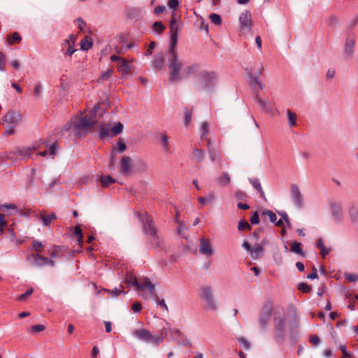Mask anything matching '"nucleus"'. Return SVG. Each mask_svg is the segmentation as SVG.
Here are the masks:
<instances>
[{
    "label": "nucleus",
    "mask_w": 358,
    "mask_h": 358,
    "mask_svg": "<svg viewBox=\"0 0 358 358\" xmlns=\"http://www.w3.org/2000/svg\"><path fill=\"white\" fill-rule=\"evenodd\" d=\"M143 222V230L145 234L150 235V242L157 248H164V241L157 234V229L154 224L152 218L148 214H138Z\"/></svg>",
    "instance_id": "f257e3e1"
},
{
    "label": "nucleus",
    "mask_w": 358,
    "mask_h": 358,
    "mask_svg": "<svg viewBox=\"0 0 358 358\" xmlns=\"http://www.w3.org/2000/svg\"><path fill=\"white\" fill-rule=\"evenodd\" d=\"M169 68L170 70L169 81L175 82L181 80V72L184 68L182 61L179 59L175 48H169Z\"/></svg>",
    "instance_id": "f03ea898"
},
{
    "label": "nucleus",
    "mask_w": 358,
    "mask_h": 358,
    "mask_svg": "<svg viewBox=\"0 0 358 358\" xmlns=\"http://www.w3.org/2000/svg\"><path fill=\"white\" fill-rule=\"evenodd\" d=\"M35 149V147H17L8 152L6 155V159L10 160L13 162L21 160H27L31 156L33 150Z\"/></svg>",
    "instance_id": "7ed1b4c3"
},
{
    "label": "nucleus",
    "mask_w": 358,
    "mask_h": 358,
    "mask_svg": "<svg viewBox=\"0 0 358 358\" xmlns=\"http://www.w3.org/2000/svg\"><path fill=\"white\" fill-rule=\"evenodd\" d=\"M133 336L138 340L149 343H155L158 345L164 341L163 335L153 336L148 330L145 329H138L133 331Z\"/></svg>",
    "instance_id": "20e7f679"
},
{
    "label": "nucleus",
    "mask_w": 358,
    "mask_h": 358,
    "mask_svg": "<svg viewBox=\"0 0 358 358\" xmlns=\"http://www.w3.org/2000/svg\"><path fill=\"white\" fill-rule=\"evenodd\" d=\"M94 124V121L87 117L76 118L73 120V131L78 136H83L88 133L91 127Z\"/></svg>",
    "instance_id": "39448f33"
},
{
    "label": "nucleus",
    "mask_w": 358,
    "mask_h": 358,
    "mask_svg": "<svg viewBox=\"0 0 358 358\" xmlns=\"http://www.w3.org/2000/svg\"><path fill=\"white\" fill-rule=\"evenodd\" d=\"M201 299L205 302L208 310L213 311L218 310V305L215 300L211 286L206 285L201 288Z\"/></svg>",
    "instance_id": "423d86ee"
},
{
    "label": "nucleus",
    "mask_w": 358,
    "mask_h": 358,
    "mask_svg": "<svg viewBox=\"0 0 358 358\" xmlns=\"http://www.w3.org/2000/svg\"><path fill=\"white\" fill-rule=\"evenodd\" d=\"M198 76L206 88H212L217 84V75L215 71H202Z\"/></svg>",
    "instance_id": "0eeeda50"
},
{
    "label": "nucleus",
    "mask_w": 358,
    "mask_h": 358,
    "mask_svg": "<svg viewBox=\"0 0 358 358\" xmlns=\"http://www.w3.org/2000/svg\"><path fill=\"white\" fill-rule=\"evenodd\" d=\"M273 334L280 342H283L285 336V318L284 316L274 318Z\"/></svg>",
    "instance_id": "6e6552de"
},
{
    "label": "nucleus",
    "mask_w": 358,
    "mask_h": 358,
    "mask_svg": "<svg viewBox=\"0 0 358 358\" xmlns=\"http://www.w3.org/2000/svg\"><path fill=\"white\" fill-rule=\"evenodd\" d=\"M272 310L273 305L271 302L265 303L263 306L259 317V325L262 330H265L267 328Z\"/></svg>",
    "instance_id": "1a4fd4ad"
},
{
    "label": "nucleus",
    "mask_w": 358,
    "mask_h": 358,
    "mask_svg": "<svg viewBox=\"0 0 358 358\" xmlns=\"http://www.w3.org/2000/svg\"><path fill=\"white\" fill-rule=\"evenodd\" d=\"M238 21L241 25V30L250 33L252 26V22L251 18V13L249 10H245L241 13Z\"/></svg>",
    "instance_id": "9d476101"
},
{
    "label": "nucleus",
    "mask_w": 358,
    "mask_h": 358,
    "mask_svg": "<svg viewBox=\"0 0 358 358\" xmlns=\"http://www.w3.org/2000/svg\"><path fill=\"white\" fill-rule=\"evenodd\" d=\"M329 205L331 210L332 216L335 222L339 223L343 222V213L341 203L338 201L331 200L329 201Z\"/></svg>",
    "instance_id": "9b49d317"
},
{
    "label": "nucleus",
    "mask_w": 358,
    "mask_h": 358,
    "mask_svg": "<svg viewBox=\"0 0 358 358\" xmlns=\"http://www.w3.org/2000/svg\"><path fill=\"white\" fill-rule=\"evenodd\" d=\"M291 197L294 205L297 208H301L303 205V197L298 186L295 184L291 185Z\"/></svg>",
    "instance_id": "f8f14e48"
},
{
    "label": "nucleus",
    "mask_w": 358,
    "mask_h": 358,
    "mask_svg": "<svg viewBox=\"0 0 358 358\" xmlns=\"http://www.w3.org/2000/svg\"><path fill=\"white\" fill-rule=\"evenodd\" d=\"M253 99L264 112L272 113L273 104L271 101H270L268 99L262 98L259 94V92H255L253 93Z\"/></svg>",
    "instance_id": "ddd939ff"
},
{
    "label": "nucleus",
    "mask_w": 358,
    "mask_h": 358,
    "mask_svg": "<svg viewBox=\"0 0 358 358\" xmlns=\"http://www.w3.org/2000/svg\"><path fill=\"white\" fill-rule=\"evenodd\" d=\"M22 120V115L16 110H9L3 117V121L7 124H16Z\"/></svg>",
    "instance_id": "4468645a"
},
{
    "label": "nucleus",
    "mask_w": 358,
    "mask_h": 358,
    "mask_svg": "<svg viewBox=\"0 0 358 358\" xmlns=\"http://www.w3.org/2000/svg\"><path fill=\"white\" fill-rule=\"evenodd\" d=\"M199 253L207 257H211L214 254L215 251L210 241L203 237L199 239Z\"/></svg>",
    "instance_id": "2eb2a0df"
},
{
    "label": "nucleus",
    "mask_w": 358,
    "mask_h": 358,
    "mask_svg": "<svg viewBox=\"0 0 358 358\" xmlns=\"http://www.w3.org/2000/svg\"><path fill=\"white\" fill-rule=\"evenodd\" d=\"M245 71L250 78V85L254 92H258L259 90H262L264 87V85L259 81L258 76L253 75L252 70L246 69Z\"/></svg>",
    "instance_id": "dca6fc26"
},
{
    "label": "nucleus",
    "mask_w": 358,
    "mask_h": 358,
    "mask_svg": "<svg viewBox=\"0 0 358 358\" xmlns=\"http://www.w3.org/2000/svg\"><path fill=\"white\" fill-rule=\"evenodd\" d=\"M33 259L32 265L35 267H42L47 265L48 257L41 255L39 252L33 253L28 257Z\"/></svg>",
    "instance_id": "f3484780"
},
{
    "label": "nucleus",
    "mask_w": 358,
    "mask_h": 358,
    "mask_svg": "<svg viewBox=\"0 0 358 358\" xmlns=\"http://www.w3.org/2000/svg\"><path fill=\"white\" fill-rule=\"evenodd\" d=\"M168 334H169V336H171V338L173 340L177 339L181 335V332L180 330H178V329H176V328H171L169 323H167V325L166 327L161 329V332H160L159 335L162 334L164 336V335H166Z\"/></svg>",
    "instance_id": "a211bd4d"
},
{
    "label": "nucleus",
    "mask_w": 358,
    "mask_h": 358,
    "mask_svg": "<svg viewBox=\"0 0 358 358\" xmlns=\"http://www.w3.org/2000/svg\"><path fill=\"white\" fill-rule=\"evenodd\" d=\"M169 27H170V33H171V37H170L171 43H170L169 48H171L172 50L173 48H175L176 45L178 43V27L177 24H176V25L169 24Z\"/></svg>",
    "instance_id": "6ab92c4d"
},
{
    "label": "nucleus",
    "mask_w": 358,
    "mask_h": 358,
    "mask_svg": "<svg viewBox=\"0 0 358 358\" xmlns=\"http://www.w3.org/2000/svg\"><path fill=\"white\" fill-rule=\"evenodd\" d=\"M121 172L127 175L131 170V158L128 156H123L120 161Z\"/></svg>",
    "instance_id": "aec40b11"
},
{
    "label": "nucleus",
    "mask_w": 358,
    "mask_h": 358,
    "mask_svg": "<svg viewBox=\"0 0 358 358\" xmlns=\"http://www.w3.org/2000/svg\"><path fill=\"white\" fill-rule=\"evenodd\" d=\"M199 67V64H192L187 66H184L181 72V80L187 78L190 75L194 73Z\"/></svg>",
    "instance_id": "412c9836"
},
{
    "label": "nucleus",
    "mask_w": 358,
    "mask_h": 358,
    "mask_svg": "<svg viewBox=\"0 0 358 358\" xmlns=\"http://www.w3.org/2000/svg\"><path fill=\"white\" fill-rule=\"evenodd\" d=\"M355 39L354 36H348L345 41V52L348 57H350L354 53V47Z\"/></svg>",
    "instance_id": "4be33fe9"
},
{
    "label": "nucleus",
    "mask_w": 358,
    "mask_h": 358,
    "mask_svg": "<svg viewBox=\"0 0 358 358\" xmlns=\"http://www.w3.org/2000/svg\"><path fill=\"white\" fill-rule=\"evenodd\" d=\"M249 181L252 187L256 189L258 192L260 194V196L263 199L264 201H266V198L264 194V192L262 187L260 181L257 178H249Z\"/></svg>",
    "instance_id": "5701e85b"
},
{
    "label": "nucleus",
    "mask_w": 358,
    "mask_h": 358,
    "mask_svg": "<svg viewBox=\"0 0 358 358\" xmlns=\"http://www.w3.org/2000/svg\"><path fill=\"white\" fill-rule=\"evenodd\" d=\"M164 59L162 53L156 55L152 62V66L155 69H162L164 67Z\"/></svg>",
    "instance_id": "b1692460"
},
{
    "label": "nucleus",
    "mask_w": 358,
    "mask_h": 358,
    "mask_svg": "<svg viewBox=\"0 0 358 358\" xmlns=\"http://www.w3.org/2000/svg\"><path fill=\"white\" fill-rule=\"evenodd\" d=\"M69 41H71V45L63 51L65 56H71L76 51L74 48L76 37L73 34L69 35Z\"/></svg>",
    "instance_id": "393cba45"
},
{
    "label": "nucleus",
    "mask_w": 358,
    "mask_h": 358,
    "mask_svg": "<svg viewBox=\"0 0 358 358\" xmlns=\"http://www.w3.org/2000/svg\"><path fill=\"white\" fill-rule=\"evenodd\" d=\"M263 246L259 244H256L254 247L251 248L250 255L253 259H258L263 254Z\"/></svg>",
    "instance_id": "a878e982"
},
{
    "label": "nucleus",
    "mask_w": 358,
    "mask_h": 358,
    "mask_svg": "<svg viewBox=\"0 0 358 358\" xmlns=\"http://www.w3.org/2000/svg\"><path fill=\"white\" fill-rule=\"evenodd\" d=\"M93 45L92 38L89 36H85L80 41V49L86 51L90 49Z\"/></svg>",
    "instance_id": "bb28decb"
},
{
    "label": "nucleus",
    "mask_w": 358,
    "mask_h": 358,
    "mask_svg": "<svg viewBox=\"0 0 358 358\" xmlns=\"http://www.w3.org/2000/svg\"><path fill=\"white\" fill-rule=\"evenodd\" d=\"M348 214L351 220L357 223L358 220V207L355 204H350L348 209Z\"/></svg>",
    "instance_id": "cd10ccee"
},
{
    "label": "nucleus",
    "mask_w": 358,
    "mask_h": 358,
    "mask_svg": "<svg viewBox=\"0 0 358 358\" xmlns=\"http://www.w3.org/2000/svg\"><path fill=\"white\" fill-rule=\"evenodd\" d=\"M117 70L122 73L123 76L127 75L129 73L130 66L126 59H121V62L117 66Z\"/></svg>",
    "instance_id": "c85d7f7f"
},
{
    "label": "nucleus",
    "mask_w": 358,
    "mask_h": 358,
    "mask_svg": "<svg viewBox=\"0 0 358 358\" xmlns=\"http://www.w3.org/2000/svg\"><path fill=\"white\" fill-rule=\"evenodd\" d=\"M39 218L41 220L43 225L48 227L52 220L56 219V215L55 213H52L48 215H44L43 213H41Z\"/></svg>",
    "instance_id": "c756f323"
},
{
    "label": "nucleus",
    "mask_w": 358,
    "mask_h": 358,
    "mask_svg": "<svg viewBox=\"0 0 358 358\" xmlns=\"http://www.w3.org/2000/svg\"><path fill=\"white\" fill-rule=\"evenodd\" d=\"M113 134L109 129L103 127V125L99 126V137L101 139H104L107 137H112Z\"/></svg>",
    "instance_id": "7c9ffc66"
},
{
    "label": "nucleus",
    "mask_w": 358,
    "mask_h": 358,
    "mask_svg": "<svg viewBox=\"0 0 358 358\" xmlns=\"http://www.w3.org/2000/svg\"><path fill=\"white\" fill-rule=\"evenodd\" d=\"M100 182L103 187H107L110 184L115 182V180L110 176L101 175L100 176Z\"/></svg>",
    "instance_id": "2f4dec72"
},
{
    "label": "nucleus",
    "mask_w": 358,
    "mask_h": 358,
    "mask_svg": "<svg viewBox=\"0 0 358 358\" xmlns=\"http://www.w3.org/2000/svg\"><path fill=\"white\" fill-rule=\"evenodd\" d=\"M135 167L137 171L144 172L147 169L148 164L145 160L141 158H138L136 160Z\"/></svg>",
    "instance_id": "473e14b6"
},
{
    "label": "nucleus",
    "mask_w": 358,
    "mask_h": 358,
    "mask_svg": "<svg viewBox=\"0 0 358 358\" xmlns=\"http://www.w3.org/2000/svg\"><path fill=\"white\" fill-rule=\"evenodd\" d=\"M161 137V143L162 145V148L165 152H169L170 150V144L169 142L168 136L165 133H162L160 135Z\"/></svg>",
    "instance_id": "72a5a7b5"
},
{
    "label": "nucleus",
    "mask_w": 358,
    "mask_h": 358,
    "mask_svg": "<svg viewBox=\"0 0 358 358\" xmlns=\"http://www.w3.org/2000/svg\"><path fill=\"white\" fill-rule=\"evenodd\" d=\"M301 243L299 242L294 241L291 247V251L292 252L296 253L301 256H305V252L301 248Z\"/></svg>",
    "instance_id": "f704fd0d"
},
{
    "label": "nucleus",
    "mask_w": 358,
    "mask_h": 358,
    "mask_svg": "<svg viewBox=\"0 0 358 358\" xmlns=\"http://www.w3.org/2000/svg\"><path fill=\"white\" fill-rule=\"evenodd\" d=\"M127 282L129 285L135 287L136 289H144L143 284H140L135 277L129 276L127 278Z\"/></svg>",
    "instance_id": "c9c22d12"
},
{
    "label": "nucleus",
    "mask_w": 358,
    "mask_h": 358,
    "mask_svg": "<svg viewBox=\"0 0 358 358\" xmlns=\"http://www.w3.org/2000/svg\"><path fill=\"white\" fill-rule=\"evenodd\" d=\"M208 153L209 157L212 162L215 163L217 160H220V154L219 151L216 150L215 149L209 148Z\"/></svg>",
    "instance_id": "e433bc0d"
},
{
    "label": "nucleus",
    "mask_w": 358,
    "mask_h": 358,
    "mask_svg": "<svg viewBox=\"0 0 358 358\" xmlns=\"http://www.w3.org/2000/svg\"><path fill=\"white\" fill-rule=\"evenodd\" d=\"M230 182L229 174L224 172L222 175L218 178V183L221 186H227Z\"/></svg>",
    "instance_id": "4c0bfd02"
},
{
    "label": "nucleus",
    "mask_w": 358,
    "mask_h": 358,
    "mask_svg": "<svg viewBox=\"0 0 358 358\" xmlns=\"http://www.w3.org/2000/svg\"><path fill=\"white\" fill-rule=\"evenodd\" d=\"M193 153L197 162L202 163L204 161V153L201 149L194 148Z\"/></svg>",
    "instance_id": "58836bf2"
},
{
    "label": "nucleus",
    "mask_w": 358,
    "mask_h": 358,
    "mask_svg": "<svg viewBox=\"0 0 358 358\" xmlns=\"http://www.w3.org/2000/svg\"><path fill=\"white\" fill-rule=\"evenodd\" d=\"M287 119L289 125L290 127H294L296 124V115L294 113L292 112L290 110H287Z\"/></svg>",
    "instance_id": "ea45409f"
},
{
    "label": "nucleus",
    "mask_w": 358,
    "mask_h": 358,
    "mask_svg": "<svg viewBox=\"0 0 358 358\" xmlns=\"http://www.w3.org/2000/svg\"><path fill=\"white\" fill-rule=\"evenodd\" d=\"M123 128L124 126L121 122H118L117 123H116L111 129V133L113 134V136L121 134L123 131Z\"/></svg>",
    "instance_id": "a19ab883"
},
{
    "label": "nucleus",
    "mask_w": 358,
    "mask_h": 358,
    "mask_svg": "<svg viewBox=\"0 0 358 358\" xmlns=\"http://www.w3.org/2000/svg\"><path fill=\"white\" fill-rule=\"evenodd\" d=\"M22 38L17 32H14L10 36H8V41L10 44L18 43L20 42Z\"/></svg>",
    "instance_id": "79ce46f5"
},
{
    "label": "nucleus",
    "mask_w": 358,
    "mask_h": 358,
    "mask_svg": "<svg viewBox=\"0 0 358 358\" xmlns=\"http://www.w3.org/2000/svg\"><path fill=\"white\" fill-rule=\"evenodd\" d=\"M44 248V245L42 242L38 240H34L31 243V249L36 250V252H41Z\"/></svg>",
    "instance_id": "37998d69"
},
{
    "label": "nucleus",
    "mask_w": 358,
    "mask_h": 358,
    "mask_svg": "<svg viewBox=\"0 0 358 358\" xmlns=\"http://www.w3.org/2000/svg\"><path fill=\"white\" fill-rule=\"evenodd\" d=\"M127 150V145L124 143L122 141H119L117 143V145L113 148L112 152L117 151L119 153H123Z\"/></svg>",
    "instance_id": "c03bdc74"
},
{
    "label": "nucleus",
    "mask_w": 358,
    "mask_h": 358,
    "mask_svg": "<svg viewBox=\"0 0 358 358\" xmlns=\"http://www.w3.org/2000/svg\"><path fill=\"white\" fill-rule=\"evenodd\" d=\"M73 235L76 236L77 241L79 243H83V231L80 226H76L73 231Z\"/></svg>",
    "instance_id": "a18cd8bd"
},
{
    "label": "nucleus",
    "mask_w": 358,
    "mask_h": 358,
    "mask_svg": "<svg viewBox=\"0 0 358 358\" xmlns=\"http://www.w3.org/2000/svg\"><path fill=\"white\" fill-rule=\"evenodd\" d=\"M211 22L215 25H220L222 24V18L220 15L216 13H211L209 15Z\"/></svg>",
    "instance_id": "49530a36"
},
{
    "label": "nucleus",
    "mask_w": 358,
    "mask_h": 358,
    "mask_svg": "<svg viewBox=\"0 0 358 358\" xmlns=\"http://www.w3.org/2000/svg\"><path fill=\"white\" fill-rule=\"evenodd\" d=\"M251 229H252L251 225L247 221L241 220L238 222V229L239 231H243L245 229L250 231Z\"/></svg>",
    "instance_id": "de8ad7c7"
},
{
    "label": "nucleus",
    "mask_w": 358,
    "mask_h": 358,
    "mask_svg": "<svg viewBox=\"0 0 358 358\" xmlns=\"http://www.w3.org/2000/svg\"><path fill=\"white\" fill-rule=\"evenodd\" d=\"M262 215H267L269 217L271 222L274 223L277 220V216L275 213L271 210H265L262 212Z\"/></svg>",
    "instance_id": "09e8293b"
},
{
    "label": "nucleus",
    "mask_w": 358,
    "mask_h": 358,
    "mask_svg": "<svg viewBox=\"0 0 358 358\" xmlns=\"http://www.w3.org/2000/svg\"><path fill=\"white\" fill-rule=\"evenodd\" d=\"M152 28L156 32L160 34L164 30L165 27L161 21H157L153 23Z\"/></svg>",
    "instance_id": "8fccbe9b"
},
{
    "label": "nucleus",
    "mask_w": 358,
    "mask_h": 358,
    "mask_svg": "<svg viewBox=\"0 0 358 358\" xmlns=\"http://www.w3.org/2000/svg\"><path fill=\"white\" fill-rule=\"evenodd\" d=\"M201 138L203 139L207 137L208 134V124L207 122H203L201 127Z\"/></svg>",
    "instance_id": "3c124183"
},
{
    "label": "nucleus",
    "mask_w": 358,
    "mask_h": 358,
    "mask_svg": "<svg viewBox=\"0 0 358 358\" xmlns=\"http://www.w3.org/2000/svg\"><path fill=\"white\" fill-rule=\"evenodd\" d=\"M299 290L303 293H308L311 291V286L306 282H300L297 286Z\"/></svg>",
    "instance_id": "603ef678"
},
{
    "label": "nucleus",
    "mask_w": 358,
    "mask_h": 358,
    "mask_svg": "<svg viewBox=\"0 0 358 358\" xmlns=\"http://www.w3.org/2000/svg\"><path fill=\"white\" fill-rule=\"evenodd\" d=\"M238 342L243 348L244 350H250V344L249 341H248L247 339H245V338H243V337L238 338Z\"/></svg>",
    "instance_id": "864d4df0"
},
{
    "label": "nucleus",
    "mask_w": 358,
    "mask_h": 358,
    "mask_svg": "<svg viewBox=\"0 0 358 358\" xmlns=\"http://www.w3.org/2000/svg\"><path fill=\"white\" fill-rule=\"evenodd\" d=\"M214 199H215V196L213 194H209L208 196H207L205 198L201 197V196L198 198L199 202L200 203H201L202 205H204V204H206V202H210Z\"/></svg>",
    "instance_id": "5fc2aeb1"
},
{
    "label": "nucleus",
    "mask_w": 358,
    "mask_h": 358,
    "mask_svg": "<svg viewBox=\"0 0 358 358\" xmlns=\"http://www.w3.org/2000/svg\"><path fill=\"white\" fill-rule=\"evenodd\" d=\"M184 115H185L184 124H185V126L187 127L191 122L192 111L188 110L187 108H185Z\"/></svg>",
    "instance_id": "6e6d98bb"
},
{
    "label": "nucleus",
    "mask_w": 358,
    "mask_h": 358,
    "mask_svg": "<svg viewBox=\"0 0 358 358\" xmlns=\"http://www.w3.org/2000/svg\"><path fill=\"white\" fill-rule=\"evenodd\" d=\"M250 221L253 225L258 224L259 223V216L257 211L252 213Z\"/></svg>",
    "instance_id": "4d7b16f0"
},
{
    "label": "nucleus",
    "mask_w": 358,
    "mask_h": 358,
    "mask_svg": "<svg viewBox=\"0 0 358 358\" xmlns=\"http://www.w3.org/2000/svg\"><path fill=\"white\" fill-rule=\"evenodd\" d=\"M235 196L238 200H243V201H245L246 199L248 198L247 194L245 192L241 191L240 189H238L236 191Z\"/></svg>",
    "instance_id": "13d9d810"
},
{
    "label": "nucleus",
    "mask_w": 358,
    "mask_h": 358,
    "mask_svg": "<svg viewBox=\"0 0 358 358\" xmlns=\"http://www.w3.org/2000/svg\"><path fill=\"white\" fill-rule=\"evenodd\" d=\"M34 292L33 288L28 289L24 293L22 294H20L17 296L18 301H24L25 300L28 296H29Z\"/></svg>",
    "instance_id": "bf43d9fd"
},
{
    "label": "nucleus",
    "mask_w": 358,
    "mask_h": 358,
    "mask_svg": "<svg viewBox=\"0 0 358 358\" xmlns=\"http://www.w3.org/2000/svg\"><path fill=\"white\" fill-rule=\"evenodd\" d=\"M143 285L144 286V289L147 287L149 289L151 294L153 293V291L155 290V285L152 284L148 278L145 279V282Z\"/></svg>",
    "instance_id": "052dcab7"
},
{
    "label": "nucleus",
    "mask_w": 358,
    "mask_h": 358,
    "mask_svg": "<svg viewBox=\"0 0 358 358\" xmlns=\"http://www.w3.org/2000/svg\"><path fill=\"white\" fill-rule=\"evenodd\" d=\"M45 329L43 324H36L31 327V331L32 333H39L43 331Z\"/></svg>",
    "instance_id": "680f3d73"
},
{
    "label": "nucleus",
    "mask_w": 358,
    "mask_h": 358,
    "mask_svg": "<svg viewBox=\"0 0 358 358\" xmlns=\"http://www.w3.org/2000/svg\"><path fill=\"white\" fill-rule=\"evenodd\" d=\"M309 341L314 345H319L320 343V339L317 335H312L310 337Z\"/></svg>",
    "instance_id": "e2e57ef3"
},
{
    "label": "nucleus",
    "mask_w": 358,
    "mask_h": 358,
    "mask_svg": "<svg viewBox=\"0 0 358 358\" xmlns=\"http://www.w3.org/2000/svg\"><path fill=\"white\" fill-rule=\"evenodd\" d=\"M178 5H179L178 0H169L168 1L169 7L170 8L173 9V10L177 9Z\"/></svg>",
    "instance_id": "0e129e2a"
},
{
    "label": "nucleus",
    "mask_w": 358,
    "mask_h": 358,
    "mask_svg": "<svg viewBox=\"0 0 358 358\" xmlns=\"http://www.w3.org/2000/svg\"><path fill=\"white\" fill-rule=\"evenodd\" d=\"M345 278L350 282H356L358 281V275L356 274H346Z\"/></svg>",
    "instance_id": "69168bd1"
},
{
    "label": "nucleus",
    "mask_w": 358,
    "mask_h": 358,
    "mask_svg": "<svg viewBox=\"0 0 358 358\" xmlns=\"http://www.w3.org/2000/svg\"><path fill=\"white\" fill-rule=\"evenodd\" d=\"M317 278H318V275H317V268H315V266H313V268H312V272L307 275V278L313 280V279H316Z\"/></svg>",
    "instance_id": "338daca9"
},
{
    "label": "nucleus",
    "mask_w": 358,
    "mask_h": 358,
    "mask_svg": "<svg viewBox=\"0 0 358 358\" xmlns=\"http://www.w3.org/2000/svg\"><path fill=\"white\" fill-rule=\"evenodd\" d=\"M131 309L135 313H139V312H141V310L142 309V306H141V303L135 302L132 304Z\"/></svg>",
    "instance_id": "774afa93"
}]
</instances>
